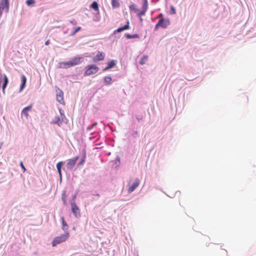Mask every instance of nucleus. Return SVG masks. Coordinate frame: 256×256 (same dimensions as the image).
Returning a JSON list of instances; mask_svg holds the SVG:
<instances>
[{
    "mask_svg": "<svg viewBox=\"0 0 256 256\" xmlns=\"http://www.w3.org/2000/svg\"><path fill=\"white\" fill-rule=\"evenodd\" d=\"M112 78L110 76H105L104 78V82L106 84V85H108V86H110L112 84Z\"/></svg>",
    "mask_w": 256,
    "mask_h": 256,
    "instance_id": "nucleus-20",
    "label": "nucleus"
},
{
    "mask_svg": "<svg viewBox=\"0 0 256 256\" xmlns=\"http://www.w3.org/2000/svg\"><path fill=\"white\" fill-rule=\"evenodd\" d=\"M60 67L62 68H68L72 67L70 60L68 62H59Z\"/></svg>",
    "mask_w": 256,
    "mask_h": 256,
    "instance_id": "nucleus-13",
    "label": "nucleus"
},
{
    "mask_svg": "<svg viewBox=\"0 0 256 256\" xmlns=\"http://www.w3.org/2000/svg\"><path fill=\"white\" fill-rule=\"evenodd\" d=\"M78 158L79 157L77 156L72 158L68 160L66 164V168L68 170H72L74 168V166H75L76 161L78 159Z\"/></svg>",
    "mask_w": 256,
    "mask_h": 256,
    "instance_id": "nucleus-3",
    "label": "nucleus"
},
{
    "mask_svg": "<svg viewBox=\"0 0 256 256\" xmlns=\"http://www.w3.org/2000/svg\"><path fill=\"white\" fill-rule=\"evenodd\" d=\"M70 22L74 25H76L77 24V22L75 20H72L70 21Z\"/></svg>",
    "mask_w": 256,
    "mask_h": 256,
    "instance_id": "nucleus-39",
    "label": "nucleus"
},
{
    "mask_svg": "<svg viewBox=\"0 0 256 256\" xmlns=\"http://www.w3.org/2000/svg\"><path fill=\"white\" fill-rule=\"evenodd\" d=\"M85 158H86V152L84 150V154L83 157L81 158L80 162H79L78 165H80V164H83V163L84 162Z\"/></svg>",
    "mask_w": 256,
    "mask_h": 256,
    "instance_id": "nucleus-31",
    "label": "nucleus"
},
{
    "mask_svg": "<svg viewBox=\"0 0 256 256\" xmlns=\"http://www.w3.org/2000/svg\"><path fill=\"white\" fill-rule=\"evenodd\" d=\"M84 60L82 56H76L70 58V62L72 66L78 65L82 63Z\"/></svg>",
    "mask_w": 256,
    "mask_h": 256,
    "instance_id": "nucleus-6",
    "label": "nucleus"
},
{
    "mask_svg": "<svg viewBox=\"0 0 256 256\" xmlns=\"http://www.w3.org/2000/svg\"><path fill=\"white\" fill-rule=\"evenodd\" d=\"M61 220L62 222V230L66 232H68V226L63 216L61 217Z\"/></svg>",
    "mask_w": 256,
    "mask_h": 256,
    "instance_id": "nucleus-18",
    "label": "nucleus"
},
{
    "mask_svg": "<svg viewBox=\"0 0 256 256\" xmlns=\"http://www.w3.org/2000/svg\"><path fill=\"white\" fill-rule=\"evenodd\" d=\"M56 92L57 100L61 102L63 100V92L60 88H58Z\"/></svg>",
    "mask_w": 256,
    "mask_h": 256,
    "instance_id": "nucleus-15",
    "label": "nucleus"
},
{
    "mask_svg": "<svg viewBox=\"0 0 256 256\" xmlns=\"http://www.w3.org/2000/svg\"><path fill=\"white\" fill-rule=\"evenodd\" d=\"M125 36L128 39L140 38V36H139V35L138 34H125Z\"/></svg>",
    "mask_w": 256,
    "mask_h": 256,
    "instance_id": "nucleus-22",
    "label": "nucleus"
},
{
    "mask_svg": "<svg viewBox=\"0 0 256 256\" xmlns=\"http://www.w3.org/2000/svg\"><path fill=\"white\" fill-rule=\"evenodd\" d=\"M112 6L113 8H118L120 6L118 0H112Z\"/></svg>",
    "mask_w": 256,
    "mask_h": 256,
    "instance_id": "nucleus-23",
    "label": "nucleus"
},
{
    "mask_svg": "<svg viewBox=\"0 0 256 256\" xmlns=\"http://www.w3.org/2000/svg\"><path fill=\"white\" fill-rule=\"evenodd\" d=\"M178 192L180 193V192H179V191L176 192V194Z\"/></svg>",
    "mask_w": 256,
    "mask_h": 256,
    "instance_id": "nucleus-48",
    "label": "nucleus"
},
{
    "mask_svg": "<svg viewBox=\"0 0 256 256\" xmlns=\"http://www.w3.org/2000/svg\"><path fill=\"white\" fill-rule=\"evenodd\" d=\"M50 44V40H47L46 42H45V44L46 46H48V44Z\"/></svg>",
    "mask_w": 256,
    "mask_h": 256,
    "instance_id": "nucleus-44",
    "label": "nucleus"
},
{
    "mask_svg": "<svg viewBox=\"0 0 256 256\" xmlns=\"http://www.w3.org/2000/svg\"><path fill=\"white\" fill-rule=\"evenodd\" d=\"M2 78H4V82H3V84L2 86V92L4 94L5 89H6V87L7 86L8 84V77L6 76L5 74H2Z\"/></svg>",
    "mask_w": 256,
    "mask_h": 256,
    "instance_id": "nucleus-11",
    "label": "nucleus"
},
{
    "mask_svg": "<svg viewBox=\"0 0 256 256\" xmlns=\"http://www.w3.org/2000/svg\"><path fill=\"white\" fill-rule=\"evenodd\" d=\"M20 166L21 168L24 170V171H25L26 170V169L24 165L23 164V163H22V162H20Z\"/></svg>",
    "mask_w": 256,
    "mask_h": 256,
    "instance_id": "nucleus-40",
    "label": "nucleus"
},
{
    "mask_svg": "<svg viewBox=\"0 0 256 256\" xmlns=\"http://www.w3.org/2000/svg\"><path fill=\"white\" fill-rule=\"evenodd\" d=\"M140 181L138 178H136L134 182L130 186L128 190V193L130 194L134 192L135 189L139 186Z\"/></svg>",
    "mask_w": 256,
    "mask_h": 256,
    "instance_id": "nucleus-8",
    "label": "nucleus"
},
{
    "mask_svg": "<svg viewBox=\"0 0 256 256\" xmlns=\"http://www.w3.org/2000/svg\"><path fill=\"white\" fill-rule=\"evenodd\" d=\"M116 64V60H111L108 63V66L104 69V71L108 70L109 69L113 68Z\"/></svg>",
    "mask_w": 256,
    "mask_h": 256,
    "instance_id": "nucleus-12",
    "label": "nucleus"
},
{
    "mask_svg": "<svg viewBox=\"0 0 256 256\" xmlns=\"http://www.w3.org/2000/svg\"><path fill=\"white\" fill-rule=\"evenodd\" d=\"M147 60V57L146 56H143L140 61V64H144L145 63V60Z\"/></svg>",
    "mask_w": 256,
    "mask_h": 256,
    "instance_id": "nucleus-34",
    "label": "nucleus"
},
{
    "mask_svg": "<svg viewBox=\"0 0 256 256\" xmlns=\"http://www.w3.org/2000/svg\"><path fill=\"white\" fill-rule=\"evenodd\" d=\"M59 112H60V115L64 114V110L60 108L59 109Z\"/></svg>",
    "mask_w": 256,
    "mask_h": 256,
    "instance_id": "nucleus-41",
    "label": "nucleus"
},
{
    "mask_svg": "<svg viewBox=\"0 0 256 256\" xmlns=\"http://www.w3.org/2000/svg\"><path fill=\"white\" fill-rule=\"evenodd\" d=\"M130 22L128 20H127L126 24L123 26H121L117 28L116 30H115L114 32V34H116V32H120L124 30H128L130 28Z\"/></svg>",
    "mask_w": 256,
    "mask_h": 256,
    "instance_id": "nucleus-10",
    "label": "nucleus"
},
{
    "mask_svg": "<svg viewBox=\"0 0 256 256\" xmlns=\"http://www.w3.org/2000/svg\"><path fill=\"white\" fill-rule=\"evenodd\" d=\"M158 18H162V17H163V15H162V14H159V15H158Z\"/></svg>",
    "mask_w": 256,
    "mask_h": 256,
    "instance_id": "nucleus-45",
    "label": "nucleus"
},
{
    "mask_svg": "<svg viewBox=\"0 0 256 256\" xmlns=\"http://www.w3.org/2000/svg\"><path fill=\"white\" fill-rule=\"evenodd\" d=\"M148 4H142V10L138 14V17H141L142 16H144L147 10Z\"/></svg>",
    "mask_w": 256,
    "mask_h": 256,
    "instance_id": "nucleus-19",
    "label": "nucleus"
},
{
    "mask_svg": "<svg viewBox=\"0 0 256 256\" xmlns=\"http://www.w3.org/2000/svg\"><path fill=\"white\" fill-rule=\"evenodd\" d=\"M22 116H25L26 118L28 120V117L29 116L28 112L24 111V110H22Z\"/></svg>",
    "mask_w": 256,
    "mask_h": 256,
    "instance_id": "nucleus-30",
    "label": "nucleus"
},
{
    "mask_svg": "<svg viewBox=\"0 0 256 256\" xmlns=\"http://www.w3.org/2000/svg\"><path fill=\"white\" fill-rule=\"evenodd\" d=\"M3 144H4L3 142H0V149L2 148V145H3Z\"/></svg>",
    "mask_w": 256,
    "mask_h": 256,
    "instance_id": "nucleus-46",
    "label": "nucleus"
},
{
    "mask_svg": "<svg viewBox=\"0 0 256 256\" xmlns=\"http://www.w3.org/2000/svg\"><path fill=\"white\" fill-rule=\"evenodd\" d=\"M81 27L80 26H78V28H75L72 32V33L70 34V36H74L77 32H78L79 30H81Z\"/></svg>",
    "mask_w": 256,
    "mask_h": 256,
    "instance_id": "nucleus-26",
    "label": "nucleus"
},
{
    "mask_svg": "<svg viewBox=\"0 0 256 256\" xmlns=\"http://www.w3.org/2000/svg\"><path fill=\"white\" fill-rule=\"evenodd\" d=\"M129 8L131 11H133L134 12H136L138 11V9L136 8V6L134 3H132L130 5Z\"/></svg>",
    "mask_w": 256,
    "mask_h": 256,
    "instance_id": "nucleus-24",
    "label": "nucleus"
},
{
    "mask_svg": "<svg viewBox=\"0 0 256 256\" xmlns=\"http://www.w3.org/2000/svg\"><path fill=\"white\" fill-rule=\"evenodd\" d=\"M71 205V208L72 213L76 218H79L80 216V211L78 207L76 204L75 202H70Z\"/></svg>",
    "mask_w": 256,
    "mask_h": 256,
    "instance_id": "nucleus-4",
    "label": "nucleus"
},
{
    "mask_svg": "<svg viewBox=\"0 0 256 256\" xmlns=\"http://www.w3.org/2000/svg\"><path fill=\"white\" fill-rule=\"evenodd\" d=\"M64 162H60L56 164V168L58 170V173L59 174V176H60V178H62V166L64 164Z\"/></svg>",
    "mask_w": 256,
    "mask_h": 256,
    "instance_id": "nucleus-17",
    "label": "nucleus"
},
{
    "mask_svg": "<svg viewBox=\"0 0 256 256\" xmlns=\"http://www.w3.org/2000/svg\"><path fill=\"white\" fill-rule=\"evenodd\" d=\"M66 191L64 190L62 192V200L63 203L64 205H66L67 204L66 201Z\"/></svg>",
    "mask_w": 256,
    "mask_h": 256,
    "instance_id": "nucleus-25",
    "label": "nucleus"
},
{
    "mask_svg": "<svg viewBox=\"0 0 256 256\" xmlns=\"http://www.w3.org/2000/svg\"><path fill=\"white\" fill-rule=\"evenodd\" d=\"M95 196H100L99 194H95Z\"/></svg>",
    "mask_w": 256,
    "mask_h": 256,
    "instance_id": "nucleus-49",
    "label": "nucleus"
},
{
    "mask_svg": "<svg viewBox=\"0 0 256 256\" xmlns=\"http://www.w3.org/2000/svg\"><path fill=\"white\" fill-rule=\"evenodd\" d=\"M105 54L103 52H98V54L93 58L94 62H97L103 60Z\"/></svg>",
    "mask_w": 256,
    "mask_h": 256,
    "instance_id": "nucleus-9",
    "label": "nucleus"
},
{
    "mask_svg": "<svg viewBox=\"0 0 256 256\" xmlns=\"http://www.w3.org/2000/svg\"><path fill=\"white\" fill-rule=\"evenodd\" d=\"M77 194H78V192H76V194H74L72 196V200H70V202H74V200L76 199V196H77Z\"/></svg>",
    "mask_w": 256,
    "mask_h": 256,
    "instance_id": "nucleus-37",
    "label": "nucleus"
},
{
    "mask_svg": "<svg viewBox=\"0 0 256 256\" xmlns=\"http://www.w3.org/2000/svg\"><path fill=\"white\" fill-rule=\"evenodd\" d=\"M90 8L94 10L98 11V2L96 1H94L90 4Z\"/></svg>",
    "mask_w": 256,
    "mask_h": 256,
    "instance_id": "nucleus-21",
    "label": "nucleus"
},
{
    "mask_svg": "<svg viewBox=\"0 0 256 256\" xmlns=\"http://www.w3.org/2000/svg\"><path fill=\"white\" fill-rule=\"evenodd\" d=\"M136 120H138V121L140 122V120H142L143 116L142 115L139 114V115H136Z\"/></svg>",
    "mask_w": 256,
    "mask_h": 256,
    "instance_id": "nucleus-36",
    "label": "nucleus"
},
{
    "mask_svg": "<svg viewBox=\"0 0 256 256\" xmlns=\"http://www.w3.org/2000/svg\"><path fill=\"white\" fill-rule=\"evenodd\" d=\"M32 104H31L24 108L22 110H24V111H26V112H28L32 110Z\"/></svg>",
    "mask_w": 256,
    "mask_h": 256,
    "instance_id": "nucleus-27",
    "label": "nucleus"
},
{
    "mask_svg": "<svg viewBox=\"0 0 256 256\" xmlns=\"http://www.w3.org/2000/svg\"><path fill=\"white\" fill-rule=\"evenodd\" d=\"M26 80H27L25 76L24 75L22 74V82H21V84L20 86V90H19L20 92H21L24 90V88H25Z\"/></svg>",
    "mask_w": 256,
    "mask_h": 256,
    "instance_id": "nucleus-14",
    "label": "nucleus"
},
{
    "mask_svg": "<svg viewBox=\"0 0 256 256\" xmlns=\"http://www.w3.org/2000/svg\"><path fill=\"white\" fill-rule=\"evenodd\" d=\"M26 4L28 6H30L35 3V0H26Z\"/></svg>",
    "mask_w": 256,
    "mask_h": 256,
    "instance_id": "nucleus-29",
    "label": "nucleus"
},
{
    "mask_svg": "<svg viewBox=\"0 0 256 256\" xmlns=\"http://www.w3.org/2000/svg\"><path fill=\"white\" fill-rule=\"evenodd\" d=\"M96 125H97V122H94L92 125L88 126L86 128V130L88 131H90V130H92L94 126H95Z\"/></svg>",
    "mask_w": 256,
    "mask_h": 256,
    "instance_id": "nucleus-33",
    "label": "nucleus"
},
{
    "mask_svg": "<svg viewBox=\"0 0 256 256\" xmlns=\"http://www.w3.org/2000/svg\"><path fill=\"white\" fill-rule=\"evenodd\" d=\"M132 136L134 138H136L138 136V132L137 131H134L132 134Z\"/></svg>",
    "mask_w": 256,
    "mask_h": 256,
    "instance_id": "nucleus-38",
    "label": "nucleus"
},
{
    "mask_svg": "<svg viewBox=\"0 0 256 256\" xmlns=\"http://www.w3.org/2000/svg\"><path fill=\"white\" fill-rule=\"evenodd\" d=\"M68 232H66L64 234L55 238L52 242V246H56L57 244L65 242L69 237Z\"/></svg>",
    "mask_w": 256,
    "mask_h": 256,
    "instance_id": "nucleus-1",
    "label": "nucleus"
},
{
    "mask_svg": "<svg viewBox=\"0 0 256 256\" xmlns=\"http://www.w3.org/2000/svg\"><path fill=\"white\" fill-rule=\"evenodd\" d=\"M148 4V0H143V4Z\"/></svg>",
    "mask_w": 256,
    "mask_h": 256,
    "instance_id": "nucleus-42",
    "label": "nucleus"
},
{
    "mask_svg": "<svg viewBox=\"0 0 256 256\" xmlns=\"http://www.w3.org/2000/svg\"><path fill=\"white\" fill-rule=\"evenodd\" d=\"M50 124H56L60 126L62 124L59 116H56L51 121Z\"/></svg>",
    "mask_w": 256,
    "mask_h": 256,
    "instance_id": "nucleus-16",
    "label": "nucleus"
},
{
    "mask_svg": "<svg viewBox=\"0 0 256 256\" xmlns=\"http://www.w3.org/2000/svg\"><path fill=\"white\" fill-rule=\"evenodd\" d=\"M158 27H160V26H158V22L156 24V26H155V28H154V30H156Z\"/></svg>",
    "mask_w": 256,
    "mask_h": 256,
    "instance_id": "nucleus-43",
    "label": "nucleus"
},
{
    "mask_svg": "<svg viewBox=\"0 0 256 256\" xmlns=\"http://www.w3.org/2000/svg\"><path fill=\"white\" fill-rule=\"evenodd\" d=\"M142 18H141V17H140V22H142Z\"/></svg>",
    "mask_w": 256,
    "mask_h": 256,
    "instance_id": "nucleus-47",
    "label": "nucleus"
},
{
    "mask_svg": "<svg viewBox=\"0 0 256 256\" xmlns=\"http://www.w3.org/2000/svg\"><path fill=\"white\" fill-rule=\"evenodd\" d=\"M60 120L62 124L63 122H66L65 120H66V116H65L64 114L60 115Z\"/></svg>",
    "mask_w": 256,
    "mask_h": 256,
    "instance_id": "nucleus-28",
    "label": "nucleus"
},
{
    "mask_svg": "<svg viewBox=\"0 0 256 256\" xmlns=\"http://www.w3.org/2000/svg\"><path fill=\"white\" fill-rule=\"evenodd\" d=\"M170 24L169 18H164V17L161 18L158 22V26L163 28H166Z\"/></svg>",
    "mask_w": 256,
    "mask_h": 256,
    "instance_id": "nucleus-5",
    "label": "nucleus"
},
{
    "mask_svg": "<svg viewBox=\"0 0 256 256\" xmlns=\"http://www.w3.org/2000/svg\"><path fill=\"white\" fill-rule=\"evenodd\" d=\"M120 164V158L119 156H117L115 160V164L116 166H119Z\"/></svg>",
    "mask_w": 256,
    "mask_h": 256,
    "instance_id": "nucleus-32",
    "label": "nucleus"
},
{
    "mask_svg": "<svg viewBox=\"0 0 256 256\" xmlns=\"http://www.w3.org/2000/svg\"><path fill=\"white\" fill-rule=\"evenodd\" d=\"M176 13V9L173 6H170V14H174Z\"/></svg>",
    "mask_w": 256,
    "mask_h": 256,
    "instance_id": "nucleus-35",
    "label": "nucleus"
},
{
    "mask_svg": "<svg viewBox=\"0 0 256 256\" xmlns=\"http://www.w3.org/2000/svg\"><path fill=\"white\" fill-rule=\"evenodd\" d=\"M98 70V68L95 64L88 65L84 73V76H88L96 74Z\"/></svg>",
    "mask_w": 256,
    "mask_h": 256,
    "instance_id": "nucleus-2",
    "label": "nucleus"
},
{
    "mask_svg": "<svg viewBox=\"0 0 256 256\" xmlns=\"http://www.w3.org/2000/svg\"><path fill=\"white\" fill-rule=\"evenodd\" d=\"M8 0H2V1L0 2V18L2 16L3 10H4V8L8 10Z\"/></svg>",
    "mask_w": 256,
    "mask_h": 256,
    "instance_id": "nucleus-7",
    "label": "nucleus"
}]
</instances>
